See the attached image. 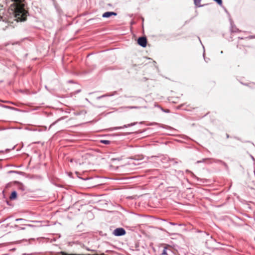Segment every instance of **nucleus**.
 <instances>
[{"label": "nucleus", "mask_w": 255, "mask_h": 255, "mask_svg": "<svg viewBox=\"0 0 255 255\" xmlns=\"http://www.w3.org/2000/svg\"><path fill=\"white\" fill-rule=\"evenodd\" d=\"M15 4L14 14L17 21H24L27 17V11L24 9V0H13Z\"/></svg>", "instance_id": "nucleus-1"}, {"label": "nucleus", "mask_w": 255, "mask_h": 255, "mask_svg": "<svg viewBox=\"0 0 255 255\" xmlns=\"http://www.w3.org/2000/svg\"><path fill=\"white\" fill-rule=\"evenodd\" d=\"M177 251L170 246H166L164 248L162 255H170L171 254L176 255Z\"/></svg>", "instance_id": "nucleus-2"}, {"label": "nucleus", "mask_w": 255, "mask_h": 255, "mask_svg": "<svg viewBox=\"0 0 255 255\" xmlns=\"http://www.w3.org/2000/svg\"><path fill=\"white\" fill-rule=\"evenodd\" d=\"M137 43L143 47H145L147 44V39L145 37H140L137 39Z\"/></svg>", "instance_id": "nucleus-3"}, {"label": "nucleus", "mask_w": 255, "mask_h": 255, "mask_svg": "<svg viewBox=\"0 0 255 255\" xmlns=\"http://www.w3.org/2000/svg\"><path fill=\"white\" fill-rule=\"evenodd\" d=\"M126 231L122 228H117L114 231V234L117 236H123L126 234Z\"/></svg>", "instance_id": "nucleus-4"}, {"label": "nucleus", "mask_w": 255, "mask_h": 255, "mask_svg": "<svg viewBox=\"0 0 255 255\" xmlns=\"http://www.w3.org/2000/svg\"><path fill=\"white\" fill-rule=\"evenodd\" d=\"M117 15V13L115 12L112 11H108L104 13L102 15V17L104 18H108L110 17L111 16H116Z\"/></svg>", "instance_id": "nucleus-5"}, {"label": "nucleus", "mask_w": 255, "mask_h": 255, "mask_svg": "<svg viewBox=\"0 0 255 255\" xmlns=\"http://www.w3.org/2000/svg\"><path fill=\"white\" fill-rule=\"evenodd\" d=\"M16 197H17V193L16 191H13L10 197H9V198L10 200H14L16 198Z\"/></svg>", "instance_id": "nucleus-6"}, {"label": "nucleus", "mask_w": 255, "mask_h": 255, "mask_svg": "<svg viewBox=\"0 0 255 255\" xmlns=\"http://www.w3.org/2000/svg\"><path fill=\"white\" fill-rule=\"evenodd\" d=\"M201 0H194V4L198 7L202 6L203 5L201 4Z\"/></svg>", "instance_id": "nucleus-7"}, {"label": "nucleus", "mask_w": 255, "mask_h": 255, "mask_svg": "<svg viewBox=\"0 0 255 255\" xmlns=\"http://www.w3.org/2000/svg\"><path fill=\"white\" fill-rule=\"evenodd\" d=\"M101 142L106 144H109L110 143V141L108 140H101Z\"/></svg>", "instance_id": "nucleus-8"}, {"label": "nucleus", "mask_w": 255, "mask_h": 255, "mask_svg": "<svg viewBox=\"0 0 255 255\" xmlns=\"http://www.w3.org/2000/svg\"><path fill=\"white\" fill-rule=\"evenodd\" d=\"M216 2H217L219 5H222V0H214Z\"/></svg>", "instance_id": "nucleus-9"}, {"label": "nucleus", "mask_w": 255, "mask_h": 255, "mask_svg": "<svg viewBox=\"0 0 255 255\" xmlns=\"http://www.w3.org/2000/svg\"><path fill=\"white\" fill-rule=\"evenodd\" d=\"M128 108H129V109H139V108H140L139 107H136V106H134V107H128Z\"/></svg>", "instance_id": "nucleus-10"}, {"label": "nucleus", "mask_w": 255, "mask_h": 255, "mask_svg": "<svg viewBox=\"0 0 255 255\" xmlns=\"http://www.w3.org/2000/svg\"><path fill=\"white\" fill-rule=\"evenodd\" d=\"M62 255H78L77 254H67L66 253H62Z\"/></svg>", "instance_id": "nucleus-11"}, {"label": "nucleus", "mask_w": 255, "mask_h": 255, "mask_svg": "<svg viewBox=\"0 0 255 255\" xmlns=\"http://www.w3.org/2000/svg\"><path fill=\"white\" fill-rule=\"evenodd\" d=\"M135 124H131L130 125H129L128 126H133V125H134Z\"/></svg>", "instance_id": "nucleus-12"}, {"label": "nucleus", "mask_w": 255, "mask_h": 255, "mask_svg": "<svg viewBox=\"0 0 255 255\" xmlns=\"http://www.w3.org/2000/svg\"><path fill=\"white\" fill-rule=\"evenodd\" d=\"M172 102H173V103H177V102H176V101H172Z\"/></svg>", "instance_id": "nucleus-13"}, {"label": "nucleus", "mask_w": 255, "mask_h": 255, "mask_svg": "<svg viewBox=\"0 0 255 255\" xmlns=\"http://www.w3.org/2000/svg\"><path fill=\"white\" fill-rule=\"evenodd\" d=\"M108 5H109V6H112V5H111V4H109Z\"/></svg>", "instance_id": "nucleus-14"}, {"label": "nucleus", "mask_w": 255, "mask_h": 255, "mask_svg": "<svg viewBox=\"0 0 255 255\" xmlns=\"http://www.w3.org/2000/svg\"><path fill=\"white\" fill-rule=\"evenodd\" d=\"M100 255H105L104 254H101Z\"/></svg>", "instance_id": "nucleus-15"}, {"label": "nucleus", "mask_w": 255, "mask_h": 255, "mask_svg": "<svg viewBox=\"0 0 255 255\" xmlns=\"http://www.w3.org/2000/svg\"><path fill=\"white\" fill-rule=\"evenodd\" d=\"M94 255H99L98 254H95Z\"/></svg>", "instance_id": "nucleus-16"}]
</instances>
